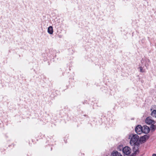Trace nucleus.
Listing matches in <instances>:
<instances>
[{
  "label": "nucleus",
  "instance_id": "nucleus-9",
  "mask_svg": "<svg viewBox=\"0 0 156 156\" xmlns=\"http://www.w3.org/2000/svg\"><path fill=\"white\" fill-rule=\"evenodd\" d=\"M144 66H139V68L140 69V72L141 73H144L145 72V69L144 68Z\"/></svg>",
  "mask_w": 156,
  "mask_h": 156
},
{
  "label": "nucleus",
  "instance_id": "nucleus-14",
  "mask_svg": "<svg viewBox=\"0 0 156 156\" xmlns=\"http://www.w3.org/2000/svg\"><path fill=\"white\" fill-rule=\"evenodd\" d=\"M139 153L138 150H136V151H134V152L132 154V156H134L136 154Z\"/></svg>",
  "mask_w": 156,
  "mask_h": 156
},
{
  "label": "nucleus",
  "instance_id": "nucleus-6",
  "mask_svg": "<svg viewBox=\"0 0 156 156\" xmlns=\"http://www.w3.org/2000/svg\"><path fill=\"white\" fill-rule=\"evenodd\" d=\"M111 156H122V155L118 151H114L111 153Z\"/></svg>",
  "mask_w": 156,
  "mask_h": 156
},
{
  "label": "nucleus",
  "instance_id": "nucleus-10",
  "mask_svg": "<svg viewBox=\"0 0 156 156\" xmlns=\"http://www.w3.org/2000/svg\"><path fill=\"white\" fill-rule=\"evenodd\" d=\"M152 116L156 117V110H154L151 113Z\"/></svg>",
  "mask_w": 156,
  "mask_h": 156
},
{
  "label": "nucleus",
  "instance_id": "nucleus-3",
  "mask_svg": "<svg viewBox=\"0 0 156 156\" xmlns=\"http://www.w3.org/2000/svg\"><path fill=\"white\" fill-rule=\"evenodd\" d=\"M145 122L147 124L151 125L154 124L155 123V121L152 119L150 117H148L146 119Z\"/></svg>",
  "mask_w": 156,
  "mask_h": 156
},
{
  "label": "nucleus",
  "instance_id": "nucleus-16",
  "mask_svg": "<svg viewBox=\"0 0 156 156\" xmlns=\"http://www.w3.org/2000/svg\"><path fill=\"white\" fill-rule=\"evenodd\" d=\"M152 156H156V154H153Z\"/></svg>",
  "mask_w": 156,
  "mask_h": 156
},
{
  "label": "nucleus",
  "instance_id": "nucleus-17",
  "mask_svg": "<svg viewBox=\"0 0 156 156\" xmlns=\"http://www.w3.org/2000/svg\"><path fill=\"white\" fill-rule=\"evenodd\" d=\"M151 110H152V109H151Z\"/></svg>",
  "mask_w": 156,
  "mask_h": 156
},
{
  "label": "nucleus",
  "instance_id": "nucleus-4",
  "mask_svg": "<svg viewBox=\"0 0 156 156\" xmlns=\"http://www.w3.org/2000/svg\"><path fill=\"white\" fill-rule=\"evenodd\" d=\"M142 127L140 125H137L135 128V130L138 134H140L142 133Z\"/></svg>",
  "mask_w": 156,
  "mask_h": 156
},
{
  "label": "nucleus",
  "instance_id": "nucleus-13",
  "mask_svg": "<svg viewBox=\"0 0 156 156\" xmlns=\"http://www.w3.org/2000/svg\"><path fill=\"white\" fill-rule=\"evenodd\" d=\"M146 62L147 63V64H145L144 66H145L147 67V66L150 64V62L148 59H147L146 60Z\"/></svg>",
  "mask_w": 156,
  "mask_h": 156
},
{
  "label": "nucleus",
  "instance_id": "nucleus-15",
  "mask_svg": "<svg viewBox=\"0 0 156 156\" xmlns=\"http://www.w3.org/2000/svg\"><path fill=\"white\" fill-rule=\"evenodd\" d=\"M144 62V60H143V59H142L141 60V62L142 63Z\"/></svg>",
  "mask_w": 156,
  "mask_h": 156
},
{
  "label": "nucleus",
  "instance_id": "nucleus-7",
  "mask_svg": "<svg viewBox=\"0 0 156 156\" xmlns=\"http://www.w3.org/2000/svg\"><path fill=\"white\" fill-rule=\"evenodd\" d=\"M149 138V136L147 135H145L140 137V140L142 141H145L146 139H148Z\"/></svg>",
  "mask_w": 156,
  "mask_h": 156
},
{
  "label": "nucleus",
  "instance_id": "nucleus-2",
  "mask_svg": "<svg viewBox=\"0 0 156 156\" xmlns=\"http://www.w3.org/2000/svg\"><path fill=\"white\" fill-rule=\"evenodd\" d=\"M123 152L125 154L129 155L131 152V149L130 148L126 146L124 147L122 149Z\"/></svg>",
  "mask_w": 156,
  "mask_h": 156
},
{
  "label": "nucleus",
  "instance_id": "nucleus-1",
  "mask_svg": "<svg viewBox=\"0 0 156 156\" xmlns=\"http://www.w3.org/2000/svg\"><path fill=\"white\" fill-rule=\"evenodd\" d=\"M129 138L130 139V144L132 146L136 145L139 139L138 136L137 134H131L129 136Z\"/></svg>",
  "mask_w": 156,
  "mask_h": 156
},
{
  "label": "nucleus",
  "instance_id": "nucleus-8",
  "mask_svg": "<svg viewBox=\"0 0 156 156\" xmlns=\"http://www.w3.org/2000/svg\"><path fill=\"white\" fill-rule=\"evenodd\" d=\"M53 27L52 26L49 27L48 29V32L50 34H52L53 33Z\"/></svg>",
  "mask_w": 156,
  "mask_h": 156
},
{
  "label": "nucleus",
  "instance_id": "nucleus-12",
  "mask_svg": "<svg viewBox=\"0 0 156 156\" xmlns=\"http://www.w3.org/2000/svg\"><path fill=\"white\" fill-rule=\"evenodd\" d=\"M123 148V146L122 145H120L118 147L117 149L118 151H121L122 150Z\"/></svg>",
  "mask_w": 156,
  "mask_h": 156
},
{
  "label": "nucleus",
  "instance_id": "nucleus-5",
  "mask_svg": "<svg viewBox=\"0 0 156 156\" xmlns=\"http://www.w3.org/2000/svg\"><path fill=\"white\" fill-rule=\"evenodd\" d=\"M142 133L145 134L148 133L150 130L149 128L146 125H144L142 127Z\"/></svg>",
  "mask_w": 156,
  "mask_h": 156
},
{
  "label": "nucleus",
  "instance_id": "nucleus-11",
  "mask_svg": "<svg viewBox=\"0 0 156 156\" xmlns=\"http://www.w3.org/2000/svg\"><path fill=\"white\" fill-rule=\"evenodd\" d=\"M151 126L150 127L151 129V130H153V131H154L156 129V127L154 125V124L151 125Z\"/></svg>",
  "mask_w": 156,
  "mask_h": 156
}]
</instances>
